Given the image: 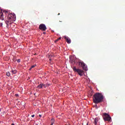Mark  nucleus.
Wrapping results in <instances>:
<instances>
[{"instance_id": "obj_1", "label": "nucleus", "mask_w": 125, "mask_h": 125, "mask_svg": "<svg viewBox=\"0 0 125 125\" xmlns=\"http://www.w3.org/2000/svg\"><path fill=\"white\" fill-rule=\"evenodd\" d=\"M103 99H104V97L103 96V95L100 93L95 94L93 97V102L96 104L102 102Z\"/></svg>"}, {"instance_id": "obj_2", "label": "nucleus", "mask_w": 125, "mask_h": 125, "mask_svg": "<svg viewBox=\"0 0 125 125\" xmlns=\"http://www.w3.org/2000/svg\"><path fill=\"white\" fill-rule=\"evenodd\" d=\"M3 14H5L7 16H15V14H14V13H11L10 12H8L7 11H3L2 13V11L0 8V16H2Z\"/></svg>"}, {"instance_id": "obj_3", "label": "nucleus", "mask_w": 125, "mask_h": 125, "mask_svg": "<svg viewBox=\"0 0 125 125\" xmlns=\"http://www.w3.org/2000/svg\"><path fill=\"white\" fill-rule=\"evenodd\" d=\"M6 22L8 23V22H10L11 23H13L14 21L16 20V17L14 16H6Z\"/></svg>"}, {"instance_id": "obj_4", "label": "nucleus", "mask_w": 125, "mask_h": 125, "mask_svg": "<svg viewBox=\"0 0 125 125\" xmlns=\"http://www.w3.org/2000/svg\"><path fill=\"white\" fill-rule=\"evenodd\" d=\"M73 70L75 72H77L79 76H81V77H82V76H83V74H84V72L83 70H82L80 69H77V67H76V66L73 67Z\"/></svg>"}, {"instance_id": "obj_5", "label": "nucleus", "mask_w": 125, "mask_h": 125, "mask_svg": "<svg viewBox=\"0 0 125 125\" xmlns=\"http://www.w3.org/2000/svg\"><path fill=\"white\" fill-rule=\"evenodd\" d=\"M79 66L82 67L83 69H84V71H87V66L85 65L84 63H83V62H79Z\"/></svg>"}, {"instance_id": "obj_6", "label": "nucleus", "mask_w": 125, "mask_h": 125, "mask_svg": "<svg viewBox=\"0 0 125 125\" xmlns=\"http://www.w3.org/2000/svg\"><path fill=\"white\" fill-rule=\"evenodd\" d=\"M104 115L105 116V117L104 118V121H107V122H110V121H111V116H110V115L106 113H104Z\"/></svg>"}, {"instance_id": "obj_7", "label": "nucleus", "mask_w": 125, "mask_h": 125, "mask_svg": "<svg viewBox=\"0 0 125 125\" xmlns=\"http://www.w3.org/2000/svg\"><path fill=\"white\" fill-rule=\"evenodd\" d=\"M39 29L42 31H45V30H46V26L44 24H41L39 25Z\"/></svg>"}, {"instance_id": "obj_8", "label": "nucleus", "mask_w": 125, "mask_h": 125, "mask_svg": "<svg viewBox=\"0 0 125 125\" xmlns=\"http://www.w3.org/2000/svg\"><path fill=\"white\" fill-rule=\"evenodd\" d=\"M69 59L70 61H71V62L73 63V62H74V63H76V56H72L69 57Z\"/></svg>"}, {"instance_id": "obj_9", "label": "nucleus", "mask_w": 125, "mask_h": 125, "mask_svg": "<svg viewBox=\"0 0 125 125\" xmlns=\"http://www.w3.org/2000/svg\"><path fill=\"white\" fill-rule=\"evenodd\" d=\"M47 86H48V84H40L39 85L37 86V88H42V87H46Z\"/></svg>"}, {"instance_id": "obj_10", "label": "nucleus", "mask_w": 125, "mask_h": 125, "mask_svg": "<svg viewBox=\"0 0 125 125\" xmlns=\"http://www.w3.org/2000/svg\"><path fill=\"white\" fill-rule=\"evenodd\" d=\"M64 38L66 39L67 43H70L71 42V39H70L69 37L67 36H64Z\"/></svg>"}, {"instance_id": "obj_11", "label": "nucleus", "mask_w": 125, "mask_h": 125, "mask_svg": "<svg viewBox=\"0 0 125 125\" xmlns=\"http://www.w3.org/2000/svg\"><path fill=\"white\" fill-rule=\"evenodd\" d=\"M98 122V118H95L94 120V124L95 125H97V122Z\"/></svg>"}, {"instance_id": "obj_12", "label": "nucleus", "mask_w": 125, "mask_h": 125, "mask_svg": "<svg viewBox=\"0 0 125 125\" xmlns=\"http://www.w3.org/2000/svg\"><path fill=\"white\" fill-rule=\"evenodd\" d=\"M6 76H7V77H10V72H9V71L7 72Z\"/></svg>"}, {"instance_id": "obj_13", "label": "nucleus", "mask_w": 125, "mask_h": 125, "mask_svg": "<svg viewBox=\"0 0 125 125\" xmlns=\"http://www.w3.org/2000/svg\"><path fill=\"white\" fill-rule=\"evenodd\" d=\"M35 66H36V64L31 66V68H29L30 71H31V70H32V69H33V68H35Z\"/></svg>"}, {"instance_id": "obj_14", "label": "nucleus", "mask_w": 125, "mask_h": 125, "mask_svg": "<svg viewBox=\"0 0 125 125\" xmlns=\"http://www.w3.org/2000/svg\"><path fill=\"white\" fill-rule=\"evenodd\" d=\"M12 73H13V74H16V73H17V71L16 70H12Z\"/></svg>"}, {"instance_id": "obj_15", "label": "nucleus", "mask_w": 125, "mask_h": 125, "mask_svg": "<svg viewBox=\"0 0 125 125\" xmlns=\"http://www.w3.org/2000/svg\"><path fill=\"white\" fill-rule=\"evenodd\" d=\"M59 40H61V37L59 38L58 39H57L55 41V42H57Z\"/></svg>"}, {"instance_id": "obj_16", "label": "nucleus", "mask_w": 125, "mask_h": 125, "mask_svg": "<svg viewBox=\"0 0 125 125\" xmlns=\"http://www.w3.org/2000/svg\"><path fill=\"white\" fill-rule=\"evenodd\" d=\"M51 124L50 125H53V123H54V119H51Z\"/></svg>"}, {"instance_id": "obj_17", "label": "nucleus", "mask_w": 125, "mask_h": 125, "mask_svg": "<svg viewBox=\"0 0 125 125\" xmlns=\"http://www.w3.org/2000/svg\"><path fill=\"white\" fill-rule=\"evenodd\" d=\"M0 27H2V23H0Z\"/></svg>"}, {"instance_id": "obj_18", "label": "nucleus", "mask_w": 125, "mask_h": 125, "mask_svg": "<svg viewBox=\"0 0 125 125\" xmlns=\"http://www.w3.org/2000/svg\"><path fill=\"white\" fill-rule=\"evenodd\" d=\"M31 117H32V118H34V117H35V115H32L31 116Z\"/></svg>"}, {"instance_id": "obj_19", "label": "nucleus", "mask_w": 125, "mask_h": 125, "mask_svg": "<svg viewBox=\"0 0 125 125\" xmlns=\"http://www.w3.org/2000/svg\"><path fill=\"white\" fill-rule=\"evenodd\" d=\"M20 62H21L20 60H18V62L19 63Z\"/></svg>"}, {"instance_id": "obj_20", "label": "nucleus", "mask_w": 125, "mask_h": 125, "mask_svg": "<svg viewBox=\"0 0 125 125\" xmlns=\"http://www.w3.org/2000/svg\"><path fill=\"white\" fill-rule=\"evenodd\" d=\"M19 96L18 94H16V96Z\"/></svg>"}, {"instance_id": "obj_21", "label": "nucleus", "mask_w": 125, "mask_h": 125, "mask_svg": "<svg viewBox=\"0 0 125 125\" xmlns=\"http://www.w3.org/2000/svg\"><path fill=\"white\" fill-rule=\"evenodd\" d=\"M12 125H15L14 124H13H13H12Z\"/></svg>"}, {"instance_id": "obj_22", "label": "nucleus", "mask_w": 125, "mask_h": 125, "mask_svg": "<svg viewBox=\"0 0 125 125\" xmlns=\"http://www.w3.org/2000/svg\"><path fill=\"white\" fill-rule=\"evenodd\" d=\"M43 34H44V35H45V32H43Z\"/></svg>"}, {"instance_id": "obj_23", "label": "nucleus", "mask_w": 125, "mask_h": 125, "mask_svg": "<svg viewBox=\"0 0 125 125\" xmlns=\"http://www.w3.org/2000/svg\"><path fill=\"white\" fill-rule=\"evenodd\" d=\"M39 116H40V117H42V115H39Z\"/></svg>"}, {"instance_id": "obj_24", "label": "nucleus", "mask_w": 125, "mask_h": 125, "mask_svg": "<svg viewBox=\"0 0 125 125\" xmlns=\"http://www.w3.org/2000/svg\"><path fill=\"white\" fill-rule=\"evenodd\" d=\"M60 15V13H59V14H58V15Z\"/></svg>"}]
</instances>
